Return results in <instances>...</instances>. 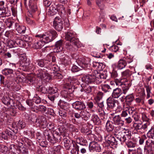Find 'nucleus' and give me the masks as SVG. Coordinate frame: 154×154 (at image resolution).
Here are the masks:
<instances>
[{
	"label": "nucleus",
	"mask_w": 154,
	"mask_h": 154,
	"mask_svg": "<svg viewBox=\"0 0 154 154\" xmlns=\"http://www.w3.org/2000/svg\"><path fill=\"white\" fill-rule=\"evenodd\" d=\"M20 63L22 66L25 67V69L24 70H26L28 69H32L31 67L32 66V64H30V61L29 59H27L26 56L25 54H22L20 56Z\"/></svg>",
	"instance_id": "20e7f679"
},
{
	"label": "nucleus",
	"mask_w": 154,
	"mask_h": 154,
	"mask_svg": "<svg viewBox=\"0 0 154 154\" xmlns=\"http://www.w3.org/2000/svg\"><path fill=\"white\" fill-rule=\"evenodd\" d=\"M16 23L11 18L6 19L5 20V23L7 27L8 28H12V26L14 24L15 25Z\"/></svg>",
	"instance_id": "72a5a7b5"
},
{
	"label": "nucleus",
	"mask_w": 154,
	"mask_h": 154,
	"mask_svg": "<svg viewBox=\"0 0 154 154\" xmlns=\"http://www.w3.org/2000/svg\"><path fill=\"white\" fill-rule=\"evenodd\" d=\"M36 75L38 78L46 82H49L51 79L49 74L42 69H39L37 71Z\"/></svg>",
	"instance_id": "0eeeda50"
},
{
	"label": "nucleus",
	"mask_w": 154,
	"mask_h": 154,
	"mask_svg": "<svg viewBox=\"0 0 154 154\" xmlns=\"http://www.w3.org/2000/svg\"><path fill=\"white\" fill-rule=\"evenodd\" d=\"M81 117L85 120H87L90 117V113L86 111L82 110L81 111Z\"/></svg>",
	"instance_id": "4c0bfd02"
},
{
	"label": "nucleus",
	"mask_w": 154,
	"mask_h": 154,
	"mask_svg": "<svg viewBox=\"0 0 154 154\" xmlns=\"http://www.w3.org/2000/svg\"><path fill=\"white\" fill-rule=\"evenodd\" d=\"M92 120L94 124L97 125L100 124L101 122L100 119L97 115H93L92 117Z\"/></svg>",
	"instance_id": "ea45409f"
},
{
	"label": "nucleus",
	"mask_w": 154,
	"mask_h": 154,
	"mask_svg": "<svg viewBox=\"0 0 154 154\" xmlns=\"http://www.w3.org/2000/svg\"><path fill=\"white\" fill-rule=\"evenodd\" d=\"M65 39L68 42H75L79 41L78 39L75 37V34L72 31L67 32L65 33Z\"/></svg>",
	"instance_id": "4468645a"
},
{
	"label": "nucleus",
	"mask_w": 154,
	"mask_h": 154,
	"mask_svg": "<svg viewBox=\"0 0 154 154\" xmlns=\"http://www.w3.org/2000/svg\"><path fill=\"white\" fill-rule=\"evenodd\" d=\"M73 148L72 149L71 153L72 154H79V146L75 143L73 144Z\"/></svg>",
	"instance_id": "e433bc0d"
},
{
	"label": "nucleus",
	"mask_w": 154,
	"mask_h": 154,
	"mask_svg": "<svg viewBox=\"0 0 154 154\" xmlns=\"http://www.w3.org/2000/svg\"><path fill=\"white\" fill-rule=\"evenodd\" d=\"M147 135L149 138H153L154 137V127H152L147 133Z\"/></svg>",
	"instance_id": "09e8293b"
},
{
	"label": "nucleus",
	"mask_w": 154,
	"mask_h": 154,
	"mask_svg": "<svg viewBox=\"0 0 154 154\" xmlns=\"http://www.w3.org/2000/svg\"><path fill=\"white\" fill-rule=\"evenodd\" d=\"M44 135L46 138H47L48 140L52 136L53 134L51 131H49L48 130H45L44 133Z\"/></svg>",
	"instance_id": "603ef678"
},
{
	"label": "nucleus",
	"mask_w": 154,
	"mask_h": 154,
	"mask_svg": "<svg viewBox=\"0 0 154 154\" xmlns=\"http://www.w3.org/2000/svg\"><path fill=\"white\" fill-rule=\"evenodd\" d=\"M36 2V0H29L28 2V5L29 7L35 5Z\"/></svg>",
	"instance_id": "338daca9"
},
{
	"label": "nucleus",
	"mask_w": 154,
	"mask_h": 154,
	"mask_svg": "<svg viewBox=\"0 0 154 154\" xmlns=\"http://www.w3.org/2000/svg\"><path fill=\"white\" fill-rule=\"evenodd\" d=\"M3 103L5 105H10L11 106H14L13 100L11 99L8 96H4L2 99Z\"/></svg>",
	"instance_id": "4be33fe9"
},
{
	"label": "nucleus",
	"mask_w": 154,
	"mask_h": 154,
	"mask_svg": "<svg viewBox=\"0 0 154 154\" xmlns=\"http://www.w3.org/2000/svg\"><path fill=\"white\" fill-rule=\"evenodd\" d=\"M145 98V96L144 95H142L141 96L139 97L136 98L135 100L136 102L137 103H144V100Z\"/></svg>",
	"instance_id": "4d7b16f0"
},
{
	"label": "nucleus",
	"mask_w": 154,
	"mask_h": 154,
	"mask_svg": "<svg viewBox=\"0 0 154 154\" xmlns=\"http://www.w3.org/2000/svg\"><path fill=\"white\" fill-rule=\"evenodd\" d=\"M144 151L146 154H154V141L149 139L147 140L144 146Z\"/></svg>",
	"instance_id": "7ed1b4c3"
},
{
	"label": "nucleus",
	"mask_w": 154,
	"mask_h": 154,
	"mask_svg": "<svg viewBox=\"0 0 154 154\" xmlns=\"http://www.w3.org/2000/svg\"><path fill=\"white\" fill-rule=\"evenodd\" d=\"M23 38L25 42H28V43L31 42L32 41V38L28 35L24 36Z\"/></svg>",
	"instance_id": "69168bd1"
},
{
	"label": "nucleus",
	"mask_w": 154,
	"mask_h": 154,
	"mask_svg": "<svg viewBox=\"0 0 154 154\" xmlns=\"http://www.w3.org/2000/svg\"><path fill=\"white\" fill-rule=\"evenodd\" d=\"M132 74V73L129 69H126L122 72V77L126 80L128 79L129 80V78Z\"/></svg>",
	"instance_id": "7c9ffc66"
},
{
	"label": "nucleus",
	"mask_w": 154,
	"mask_h": 154,
	"mask_svg": "<svg viewBox=\"0 0 154 154\" xmlns=\"http://www.w3.org/2000/svg\"><path fill=\"white\" fill-rule=\"evenodd\" d=\"M73 107L77 110H82L86 108L85 105L83 102L77 101L72 104Z\"/></svg>",
	"instance_id": "a211bd4d"
},
{
	"label": "nucleus",
	"mask_w": 154,
	"mask_h": 154,
	"mask_svg": "<svg viewBox=\"0 0 154 154\" xmlns=\"http://www.w3.org/2000/svg\"><path fill=\"white\" fill-rule=\"evenodd\" d=\"M59 113L60 116H61L63 118H65L66 116V112L64 110H60L59 111Z\"/></svg>",
	"instance_id": "0e129e2a"
},
{
	"label": "nucleus",
	"mask_w": 154,
	"mask_h": 154,
	"mask_svg": "<svg viewBox=\"0 0 154 154\" xmlns=\"http://www.w3.org/2000/svg\"><path fill=\"white\" fill-rule=\"evenodd\" d=\"M113 122L110 121H108L106 125V129L107 132H112L114 129L115 127L113 125Z\"/></svg>",
	"instance_id": "b1692460"
},
{
	"label": "nucleus",
	"mask_w": 154,
	"mask_h": 154,
	"mask_svg": "<svg viewBox=\"0 0 154 154\" xmlns=\"http://www.w3.org/2000/svg\"><path fill=\"white\" fill-rule=\"evenodd\" d=\"M61 137L60 136H57L56 137L55 135H52L48 140L53 144L57 142H60L61 141Z\"/></svg>",
	"instance_id": "cd10ccee"
},
{
	"label": "nucleus",
	"mask_w": 154,
	"mask_h": 154,
	"mask_svg": "<svg viewBox=\"0 0 154 154\" xmlns=\"http://www.w3.org/2000/svg\"><path fill=\"white\" fill-rule=\"evenodd\" d=\"M7 45L9 48H12L16 46L15 41L11 40H8L7 41Z\"/></svg>",
	"instance_id": "79ce46f5"
},
{
	"label": "nucleus",
	"mask_w": 154,
	"mask_h": 154,
	"mask_svg": "<svg viewBox=\"0 0 154 154\" xmlns=\"http://www.w3.org/2000/svg\"><path fill=\"white\" fill-rule=\"evenodd\" d=\"M89 147L91 150L97 152H99L101 151V148L99 145L97 143L95 142H92L89 144Z\"/></svg>",
	"instance_id": "aec40b11"
},
{
	"label": "nucleus",
	"mask_w": 154,
	"mask_h": 154,
	"mask_svg": "<svg viewBox=\"0 0 154 154\" xmlns=\"http://www.w3.org/2000/svg\"><path fill=\"white\" fill-rule=\"evenodd\" d=\"M61 134V135L64 136L66 133V130L63 126H60L57 129Z\"/></svg>",
	"instance_id": "c03bdc74"
},
{
	"label": "nucleus",
	"mask_w": 154,
	"mask_h": 154,
	"mask_svg": "<svg viewBox=\"0 0 154 154\" xmlns=\"http://www.w3.org/2000/svg\"><path fill=\"white\" fill-rule=\"evenodd\" d=\"M53 26L57 31H61L63 27V20L59 17H56L53 21Z\"/></svg>",
	"instance_id": "39448f33"
},
{
	"label": "nucleus",
	"mask_w": 154,
	"mask_h": 154,
	"mask_svg": "<svg viewBox=\"0 0 154 154\" xmlns=\"http://www.w3.org/2000/svg\"><path fill=\"white\" fill-rule=\"evenodd\" d=\"M126 145L129 148H134L136 146V143L131 141H129L126 143Z\"/></svg>",
	"instance_id": "bf43d9fd"
},
{
	"label": "nucleus",
	"mask_w": 154,
	"mask_h": 154,
	"mask_svg": "<svg viewBox=\"0 0 154 154\" xmlns=\"http://www.w3.org/2000/svg\"><path fill=\"white\" fill-rule=\"evenodd\" d=\"M82 88L81 90L82 92L83 91L87 94L90 93L92 91V88L93 87H91L88 85H85V86H82Z\"/></svg>",
	"instance_id": "473e14b6"
},
{
	"label": "nucleus",
	"mask_w": 154,
	"mask_h": 154,
	"mask_svg": "<svg viewBox=\"0 0 154 154\" xmlns=\"http://www.w3.org/2000/svg\"><path fill=\"white\" fill-rule=\"evenodd\" d=\"M8 150V147L6 146L0 144V153L5 154L7 152Z\"/></svg>",
	"instance_id": "de8ad7c7"
},
{
	"label": "nucleus",
	"mask_w": 154,
	"mask_h": 154,
	"mask_svg": "<svg viewBox=\"0 0 154 154\" xmlns=\"http://www.w3.org/2000/svg\"><path fill=\"white\" fill-rule=\"evenodd\" d=\"M112 122L115 125L123 126L124 125V121L122 119L120 115H116L112 118Z\"/></svg>",
	"instance_id": "dca6fc26"
},
{
	"label": "nucleus",
	"mask_w": 154,
	"mask_h": 154,
	"mask_svg": "<svg viewBox=\"0 0 154 154\" xmlns=\"http://www.w3.org/2000/svg\"><path fill=\"white\" fill-rule=\"evenodd\" d=\"M64 146L66 148L67 150L69 149L72 144L75 143V142L72 140H70L68 137L65 136H63V140Z\"/></svg>",
	"instance_id": "f3484780"
},
{
	"label": "nucleus",
	"mask_w": 154,
	"mask_h": 154,
	"mask_svg": "<svg viewBox=\"0 0 154 154\" xmlns=\"http://www.w3.org/2000/svg\"><path fill=\"white\" fill-rule=\"evenodd\" d=\"M71 70L73 72H76L80 70V69L75 65H73Z\"/></svg>",
	"instance_id": "774afa93"
},
{
	"label": "nucleus",
	"mask_w": 154,
	"mask_h": 154,
	"mask_svg": "<svg viewBox=\"0 0 154 154\" xmlns=\"http://www.w3.org/2000/svg\"><path fill=\"white\" fill-rule=\"evenodd\" d=\"M25 81L29 84H33L35 82V78L28 77L26 79Z\"/></svg>",
	"instance_id": "a18cd8bd"
},
{
	"label": "nucleus",
	"mask_w": 154,
	"mask_h": 154,
	"mask_svg": "<svg viewBox=\"0 0 154 154\" xmlns=\"http://www.w3.org/2000/svg\"><path fill=\"white\" fill-rule=\"evenodd\" d=\"M126 65V63L123 59H120L118 62L117 67L119 69H121L124 68Z\"/></svg>",
	"instance_id": "a19ab883"
},
{
	"label": "nucleus",
	"mask_w": 154,
	"mask_h": 154,
	"mask_svg": "<svg viewBox=\"0 0 154 154\" xmlns=\"http://www.w3.org/2000/svg\"><path fill=\"white\" fill-rule=\"evenodd\" d=\"M41 125H44L46 124V120L45 117L43 116H39L37 118V123Z\"/></svg>",
	"instance_id": "c756f323"
},
{
	"label": "nucleus",
	"mask_w": 154,
	"mask_h": 154,
	"mask_svg": "<svg viewBox=\"0 0 154 154\" xmlns=\"http://www.w3.org/2000/svg\"><path fill=\"white\" fill-rule=\"evenodd\" d=\"M18 147L17 145L14 144H12L10 146V149L13 152H17L19 150Z\"/></svg>",
	"instance_id": "13d9d810"
},
{
	"label": "nucleus",
	"mask_w": 154,
	"mask_h": 154,
	"mask_svg": "<svg viewBox=\"0 0 154 154\" xmlns=\"http://www.w3.org/2000/svg\"><path fill=\"white\" fill-rule=\"evenodd\" d=\"M17 112V110L16 109H11L9 111V113L11 116H16Z\"/></svg>",
	"instance_id": "6e6d98bb"
},
{
	"label": "nucleus",
	"mask_w": 154,
	"mask_h": 154,
	"mask_svg": "<svg viewBox=\"0 0 154 154\" xmlns=\"http://www.w3.org/2000/svg\"><path fill=\"white\" fill-rule=\"evenodd\" d=\"M121 137L119 140L121 142V143L128 142L130 140L131 137V131L129 129H128L124 133L121 134Z\"/></svg>",
	"instance_id": "1a4fd4ad"
},
{
	"label": "nucleus",
	"mask_w": 154,
	"mask_h": 154,
	"mask_svg": "<svg viewBox=\"0 0 154 154\" xmlns=\"http://www.w3.org/2000/svg\"><path fill=\"white\" fill-rule=\"evenodd\" d=\"M131 85L130 80L128 79L125 80L121 86L123 91L122 93L124 94H126Z\"/></svg>",
	"instance_id": "2eb2a0df"
},
{
	"label": "nucleus",
	"mask_w": 154,
	"mask_h": 154,
	"mask_svg": "<svg viewBox=\"0 0 154 154\" xmlns=\"http://www.w3.org/2000/svg\"><path fill=\"white\" fill-rule=\"evenodd\" d=\"M16 45L20 47H24L26 46L25 42L20 39H17L15 40Z\"/></svg>",
	"instance_id": "58836bf2"
},
{
	"label": "nucleus",
	"mask_w": 154,
	"mask_h": 154,
	"mask_svg": "<svg viewBox=\"0 0 154 154\" xmlns=\"http://www.w3.org/2000/svg\"><path fill=\"white\" fill-rule=\"evenodd\" d=\"M123 126L121 125H115L114 128V130L116 133H117L120 136L121 135V134L123 133H124L128 129L122 128Z\"/></svg>",
	"instance_id": "393cba45"
},
{
	"label": "nucleus",
	"mask_w": 154,
	"mask_h": 154,
	"mask_svg": "<svg viewBox=\"0 0 154 154\" xmlns=\"http://www.w3.org/2000/svg\"><path fill=\"white\" fill-rule=\"evenodd\" d=\"M18 128L20 129L24 128L26 126V124L24 122L20 120L17 123Z\"/></svg>",
	"instance_id": "8fccbe9b"
},
{
	"label": "nucleus",
	"mask_w": 154,
	"mask_h": 154,
	"mask_svg": "<svg viewBox=\"0 0 154 154\" xmlns=\"http://www.w3.org/2000/svg\"><path fill=\"white\" fill-rule=\"evenodd\" d=\"M14 72V70L12 69L6 68L2 70V73L3 75H7L13 74Z\"/></svg>",
	"instance_id": "c9c22d12"
},
{
	"label": "nucleus",
	"mask_w": 154,
	"mask_h": 154,
	"mask_svg": "<svg viewBox=\"0 0 154 154\" xmlns=\"http://www.w3.org/2000/svg\"><path fill=\"white\" fill-rule=\"evenodd\" d=\"M37 109L42 112H45L47 108L45 106L43 105H39L37 107Z\"/></svg>",
	"instance_id": "052dcab7"
},
{
	"label": "nucleus",
	"mask_w": 154,
	"mask_h": 154,
	"mask_svg": "<svg viewBox=\"0 0 154 154\" xmlns=\"http://www.w3.org/2000/svg\"><path fill=\"white\" fill-rule=\"evenodd\" d=\"M48 33L46 35L43 34L41 35L44 43H48L52 41L57 36V32L54 29L50 30Z\"/></svg>",
	"instance_id": "f257e3e1"
},
{
	"label": "nucleus",
	"mask_w": 154,
	"mask_h": 154,
	"mask_svg": "<svg viewBox=\"0 0 154 154\" xmlns=\"http://www.w3.org/2000/svg\"><path fill=\"white\" fill-rule=\"evenodd\" d=\"M103 94L101 92H99L97 94L96 97V101H100V100L102 99Z\"/></svg>",
	"instance_id": "5fc2aeb1"
},
{
	"label": "nucleus",
	"mask_w": 154,
	"mask_h": 154,
	"mask_svg": "<svg viewBox=\"0 0 154 154\" xmlns=\"http://www.w3.org/2000/svg\"><path fill=\"white\" fill-rule=\"evenodd\" d=\"M80 46L79 41L76 43L75 42H68L66 43L65 47L68 51L72 52L77 50L78 48Z\"/></svg>",
	"instance_id": "423d86ee"
},
{
	"label": "nucleus",
	"mask_w": 154,
	"mask_h": 154,
	"mask_svg": "<svg viewBox=\"0 0 154 154\" xmlns=\"http://www.w3.org/2000/svg\"><path fill=\"white\" fill-rule=\"evenodd\" d=\"M63 40H60L56 42L55 45V49H56V52H59L63 49Z\"/></svg>",
	"instance_id": "a878e982"
},
{
	"label": "nucleus",
	"mask_w": 154,
	"mask_h": 154,
	"mask_svg": "<svg viewBox=\"0 0 154 154\" xmlns=\"http://www.w3.org/2000/svg\"><path fill=\"white\" fill-rule=\"evenodd\" d=\"M8 137L12 140L16 139L17 138V136L14 132H12L9 130H6L2 134V139L5 140H8Z\"/></svg>",
	"instance_id": "9d476101"
},
{
	"label": "nucleus",
	"mask_w": 154,
	"mask_h": 154,
	"mask_svg": "<svg viewBox=\"0 0 154 154\" xmlns=\"http://www.w3.org/2000/svg\"><path fill=\"white\" fill-rule=\"evenodd\" d=\"M140 123L134 122L133 124V127L134 130H136L137 132L143 133L146 130L148 127L149 125V122H146V123L143 125L141 122Z\"/></svg>",
	"instance_id": "f03ea898"
},
{
	"label": "nucleus",
	"mask_w": 154,
	"mask_h": 154,
	"mask_svg": "<svg viewBox=\"0 0 154 154\" xmlns=\"http://www.w3.org/2000/svg\"><path fill=\"white\" fill-rule=\"evenodd\" d=\"M35 65H38L41 67H47L50 64V60L46 58L38 59L34 62Z\"/></svg>",
	"instance_id": "f8f14e48"
},
{
	"label": "nucleus",
	"mask_w": 154,
	"mask_h": 154,
	"mask_svg": "<svg viewBox=\"0 0 154 154\" xmlns=\"http://www.w3.org/2000/svg\"><path fill=\"white\" fill-rule=\"evenodd\" d=\"M57 11V5L55 4L52 5L49 7L48 14L49 16H52L56 14Z\"/></svg>",
	"instance_id": "412c9836"
},
{
	"label": "nucleus",
	"mask_w": 154,
	"mask_h": 154,
	"mask_svg": "<svg viewBox=\"0 0 154 154\" xmlns=\"http://www.w3.org/2000/svg\"><path fill=\"white\" fill-rule=\"evenodd\" d=\"M117 101L115 100L114 98L110 97L106 100L107 108L108 109H113L116 106V103Z\"/></svg>",
	"instance_id": "6ab92c4d"
},
{
	"label": "nucleus",
	"mask_w": 154,
	"mask_h": 154,
	"mask_svg": "<svg viewBox=\"0 0 154 154\" xmlns=\"http://www.w3.org/2000/svg\"><path fill=\"white\" fill-rule=\"evenodd\" d=\"M44 44L45 43L43 41H39L35 42L33 45V47L36 49H40Z\"/></svg>",
	"instance_id": "f704fd0d"
},
{
	"label": "nucleus",
	"mask_w": 154,
	"mask_h": 154,
	"mask_svg": "<svg viewBox=\"0 0 154 154\" xmlns=\"http://www.w3.org/2000/svg\"><path fill=\"white\" fill-rule=\"evenodd\" d=\"M95 79V78L94 72L91 74L84 75L82 78V80L83 82L87 84L93 83L96 84Z\"/></svg>",
	"instance_id": "ddd939ff"
},
{
	"label": "nucleus",
	"mask_w": 154,
	"mask_h": 154,
	"mask_svg": "<svg viewBox=\"0 0 154 154\" xmlns=\"http://www.w3.org/2000/svg\"><path fill=\"white\" fill-rule=\"evenodd\" d=\"M134 98V96L132 94H129L125 97L126 101L130 103L132 102Z\"/></svg>",
	"instance_id": "49530a36"
},
{
	"label": "nucleus",
	"mask_w": 154,
	"mask_h": 154,
	"mask_svg": "<svg viewBox=\"0 0 154 154\" xmlns=\"http://www.w3.org/2000/svg\"><path fill=\"white\" fill-rule=\"evenodd\" d=\"M15 28L20 33H24L26 30V27L25 26H20L17 23L15 24Z\"/></svg>",
	"instance_id": "c85d7f7f"
},
{
	"label": "nucleus",
	"mask_w": 154,
	"mask_h": 154,
	"mask_svg": "<svg viewBox=\"0 0 154 154\" xmlns=\"http://www.w3.org/2000/svg\"><path fill=\"white\" fill-rule=\"evenodd\" d=\"M100 87L102 91L105 93L112 91V88L109 85L107 84H102L100 85Z\"/></svg>",
	"instance_id": "2f4dec72"
},
{
	"label": "nucleus",
	"mask_w": 154,
	"mask_h": 154,
	"mask_svg": "<svg viewBox=\"0 0 154 154\" xmlns=\"http://www.w3.org/2000/svg\"><path fill=\"white\" fill-rule=\"evenodd\" d=\"M18 152L22 154H27L28 153V151L27 148L24 146H22L21 147L19 148Z\"/></svg>",
	"instance_id": "37998d69"
},
{
	"label": "nucleus",
	"mask_w": 154,
	"mask_h": 154,
	"mask_svg": "<svg viewBox=\"0 0 154 154\" xmlns=\"http://www.w3.org/2000/svg\"><path fill=\"white\" fill-rule=\"evenodd\" d=\"M49 90L50 91V94L48 96V97L51 101L54 102L59 95L57 92L58 89L56 87H49Z\"/></svg>",
	"instance_id": "6e6552de"
},
{
	"label": "nucleus",
	"mask_w": 154,
	"mask_h": 154,
	"mask_svg": "<svg viewBox=\"0 0 154 154\" xmlns=\"http://www.w3.org/2000/svg\"><path fill=\"white\" fill-rule=\"evenodd\" d=\"M94 73L95 78V83L96 85L100 84L103 81V80L106 79V75L103 73H99L97 71H94Z\"/></svg>",
	"instance_id": "9b49d317"
},
{
	"label": "nucleus",
	"mask_w": 154,
	"mask_h": 154,
	"mask_svg": "<svg viewBox=\"0 0 154 154\" xmlns=\"http://www.w3.org/2000/svg\"><path fill=\"white\" fill-rule=\"evenodd\" d=\"M106 141L109 145H116L118 144V141H116L113 136L110 135L107 137Z\"/></svg>",
	"instance_id": "5701e85b"
},
{
	"label": "nucleus",
	"mask_w": 154,
	"mask_h": 154,
	"mask_svg": "<svg viewBox=\"0 0 154 154\" xmlns=\"http://www.w3.org/2000/svg\"><path fill=\"white\" fill-rule=\"evenodd\" d=\"M121 89L119 88H117L113 90L112 94V97L114 98H118L122 94Z\"/></svg>",
	"instance_id": "bb28decb"
},
{
	"label": "nucleus",
	"mask_w": 154,
	"mask_h": 154,
	"mask_svg": "<svg viewBox=\"0 0 154 154\" xmlns=\"http://www.w3.org/2000/svg\"><path fill=\"white\" fill-rule=\"evenodd\" d=\"M37 90L44 94H46L48 92L46 88L45 87L42 86H39L38 88L37 87Z\"/></svg>",
	"instance_id": "864d4df0"
},
{
	"label": "nucleus",
	"mask_w": 154,
	"mask_h": 154,
	"mask_svg": "<svg viewBox=\"0 0 154 154\" xmlns=\"http://www.w3.org/2000/svg\"><path fill=\"white\" fill-rule=\"evenodd\" d=\"M123 59L124 61L126 63L127 65V63H131L133 61L132 59L130 57H124Z\"/></svg>",
	"instance_id": "e2e57ef3"
},
{
	"label": "nucleus",
	"mask_w": 154,
	"mask_h": 154,
	"mask_svg": "<svg viewBox=\"0 0 154 154\" xmlns=\"http://www.w3.org/2000/svg\"><path fill=\"white\" fill-rule=\"evenodd\" d=\"M97 5L99 7L101 10H103L104 8V5L102 0H96Z\"/></svg>",
	"instance_id": "3c124183"
},
{
	"label": "nucleus",
	"mask_w": 154,
	"mask_h": 154,
	"mask_svg": "<svg viewBox=\"0 0 154 154\" xmlns=\"http://www.w3.org/2000/svg\"><path fill=\"white\" fill-rule=\"evenodd\" d=\"M133 118H134L135 122H137L140 121V115L137 113L134 114L132 116Z\"/></svg>",
	"instance_id": "680f3d73"
}]
</instances>
